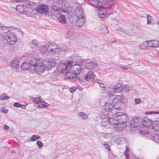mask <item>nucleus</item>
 <instances>
[{
    "label": "nucleus",
    "mask_w": 159,
    "mask_h": 159,
    "mask_svg": "<svg viewBox=\"0 0 159 159\" xmlns=\"http://www.w3.org/2000/svg\"><path fill=\"white\" fill-rule=\"evenodd\" d=\"M21 67L25 70L30 69V71H34L39 74L42 73L44 67L40 59L37 56L32 57L30 62L25 61L21 65Z\"/></svg>",
    "instance_id": "obj_1"
},
{
    "label": "nucleus",
    "mask_w": 159,
    "mask_h": 159,
    "mask_svg": "<svg viewBox=\"0 0 159 159\" xmlns=\"http://www.w3.org/2000/svg\"><path fill=\"white\" fill-rule=\"evenodd\" d=\"M2 38L3 41H5L7 43L10 45L15 44L17 40V36L15 33L12 32L10 30L4 34L0 35V39Z\"/></svg>",
    "instance_id": "obj_2"
},
{
    "label": "nucleus",
    "mask_w": 159,
    "mask_h": 159,
    "mask_svg": "<svg viewBox=\"0 0 159 159\" xmlns=\"http://www.w3.org/2000/svg\"><path fill=\"white\" fill-rule=\"evenodd\" d=\"M72 10V7L68 2H66L62 6L61 9L58 6L52 5L51 9L52 14L56 15L55 11H61L65 13H69Z\"/></svg>",
    "instance_id": "obj_3"
},
{
    "label": "nucleus",
    "mask_w": 159,
    "mask_h": 159,
    "mask_svg": "<svg viewBox=\"0 0 159 159\" xmlns=\"http://www.w3.org/2000/svg\"><path fill=\"white\" fill-rule=\"evenodd\" d=\"M113 118H109V117L107 115V113L106 112L104 114H102L101 116L102 120V126L106 127V125L111 124V125H116V124H118L117 120L119 119V118H117V116H115V114H113Z\"/></svg>",
    "instance_id": "obj_4"
},
{
    "label": "nucleus",
    "mask_w": 159,
    "mask_h": 159,
    "mask_svg": "<svg viewBox=\"0 0 159 159\" xmlns=\"http://www.w3.org/2000/svg\"><path fill=\"white\" fill-rule=\"evenodd\" d=\"M112 102L114 108L120 110H121V103H126L128 102V99L123 94H121L120 95H116Z\"/></svg>",
    "instance_id": "obj_5"
},
{
    "label": "nucleus",
    "mask_w": 159,
    "mask_h": 159,
    "mask_svg": "<svg viewBox=\"0 0 159 159\" xmlns=\"http://www.w3.org/2000/svg\"><path fill=\"white\" fill-rule=\"evenodd\" d=\"M95 7L96 11L97 13V16L100 19L108 17L109 14H112L113 12L112 10L108 12L107 11L106 7L103 6Z\"/></svg>",
    "instance_id": "obj_6"
},
{
    "label": "nucleus",
    "mask_w": 159,
    "mask_h": 159,
    "mask_svg": "<svg viewBox=\"0 0 159 159\" xmlns=\"http://www.w3.org/2000/svg\"><path fill=\"white\" fill-rule=\"evenodd\" d=\"M48 48L49 49L48 52L53 55H57L61 53L62 51L64 52L60 46L54 43L49 44Z\"/></svg>",
    "instance_id": "obj_7"
},
{
    "label": "nucleus",
    "mask_w": 159,
    "mask_h": 159,
    "mask_svg": "<svg viewBox=\"0 0 159 159\" xmlns=\"http://www.w3.org/2000/svg\"><path fill=\"white\" fill-rule=\"evenodd\" d=\"M41 97L38 96L37 97H34L33 98L34 102V105L35 107L39 108H42L46 107L49 105L48 104L45 102L41 100Z\"/></svg>",
    "instance_id": "obj_8"
},
{
    "label": "nucleus",
    "mask_w": 159,
    "mask_h": 159,
    "mask_svg": "<svg viewBox=\"0 0 159 159\" xmlns=\"http://www.w3.org/2000/svg\"><path fill=\"white\" fill-rule=\"evenodd\" d=\"M40 60L43 64V66L44 67L43 70L42 71V72L44 71L45 68L47 69H50L52 68V67H54L56 64V62L54 59H48L47 61H44L43 62H42L41 59Z\"/></svg>",
    "instance_id": "obj_9"
},
{
    "label": "nucleus",
    "mask_w": 159,
    "mask_h": 159,
    "mask_svg": "<svg viewBox=\"0 0 159 159\" xmlns=\"http://www.w3.org/2000/svg\"><path fill=\"white\" fill-rule=\"evenodd\" d=\"M115 116L119 118V119L117 120L120 123H125L128 120V117L126 115L123 114L122 112H116L115 113Z\"/></svg>",
    "instance_id": "obj_10"
},
{
    "label": "nucleus",
    "mask_w": 159,
    "mask_h": 159,
    "mask_svg": "<svg viewBox=\"0 0 159 159\" xmlns=\"http://www.w3.org/2000/svg\"><path fill=\"white\" fill-rule=\"evenodd\" d=\"M107 0H90L92 2V5L94 6L95 7H106Z\"/></svg>",
    "instance_id": "obj_11"
},
{
    "label": "nucleus",
    "mask_w": 159,
    "mask_h": 159,
    "mask_svg": "<svg viewBox=\"0 0 159 159\" xmlns=\"http://www.w3.org/2000/svg\"><path fill=\"white\" fill-rule=\"evenodd\" d=\"M73 13L77 17L84 16L83 9L80 4L78 3L76 4V7Z\"/></svg>",
    "instance_id": "obj_12"
},
{
    "label": "nucleus",
    "mask_w": 159,
    "mask_h": 159,
    "mask_svg": "<svg viewBox=\"0 0 159 159\" xmlns=\"http://www.w3.org/2000/svg\"><path fill=\"white\" fill-rule=\"evenodd\" d=\"M48 6L44 4L38 6L36 9L37 12L41 14H46L48 11Z\"/></svg>",
    "instance_id": "obj_13"
},
{
    "label": "nucleus",
    "mask_w": 159,
    "mask_h": 159,
    "mask_svg": "<svg viewBox=\"0 0 159 159\" xmlns=\"http://www.w3.org/2000/svg\"><path fill=\"white\" fill-rule=\"evenodd\" d=\"M67 64L69 66H71L70 67L71 70H75V73H77L78 72L80 73V71L81 70V67L80 65L78 64H74L72 61H68L67 62Z\"/></svg>",
    "instance_id": "obj_14"
},
{
    "label": "nucleus",
    "mask_w": 159,
    "mask_h": 159,
    "mask_svg": "<svg viewBox=\"0 0 159 159\" xmlns=\"http://www.w3.org/2000/svg\"><path fill=\"white\" fill-rule=\"evenodd\" d=\"M113 102H112L111 104L109 103L106 102L103 108L106 112H115V110H117L114 108V107L113 106Z\"/></svg>",
    "instance_id": "obj_15"
},
{
    "label": "nucleus",
    "mask_w": 159,
    "mask_h": 159,
    "mask_svg": "<svg viewBox=\"0 0 159 159\" xmlns=\"http://www.w3.org/2000/svg\"><path fill=\"white\" fill-rule=\"evenodd\" d=\"M95 75L93 74V71L90 70L86 75L84 76V79L87 81L93 80L94 79Z\"/></svg>",
    "instance_id": "obj_16"
},
{
    "label": "nucleus",
    "mask_w": 159,
    "mask_h": 159,
    "mask_svg": "<svg viewBox=\"0 0 159 159\" xmlns=\"http://www.w3.org/2000/svg\"><path fill=\"white\" fill-rule=\"evenodd\" d=\"M9 65L13 69H18L19 66V62L17 58H16L12 60L10 62Z\"/></svg>",
    "instance_id": "obj_17"
},
{
    "label": "nucleus",
    "mask_w": 159,
    "mask_h": 159,
    "mask_svg": "<svg viewBox=\"0 0 159 159\" xmlns=\"http://www.w3.org/2000/svg\"><path fill=\"white\" fill-rule=\"evenodd\" d=\"M84 65L86 68L92 69L95 68L97 66V64L96 62L90 61L85 63Z\"/></svg>",
    "instance_id": "obj_18"
},
{
    "label": "nucleus",
    "mask_w": 159,
    "mask_h": 159,
    "mask_svg": "<svg viewBox=\"0 0 159 159\" xmlns=\"http://www.w3.org/2000/svg\"><path fill=\"white\" fill-rule=\"evenodd\" d=\"M69 66L67 65L66 62V64L63 63H61L60 65L57 67V69L58 71L60 72L63 73L64 71L66 70Z\"/></svg>",
    "instance_id": "obj_19"
},
{
    "label": "nucleus",
    "mask_w": 159,
    "mask_h": 159,
    "mask_svg": "<svg viewBox=\"0 0 159 159\" xmlns=\"http://www.w3.org/2000/svg\"><path fill=\"white\" fill-rule=\"evenodd\" d=\"M66 75L69 78H76L77 75L75 70L70 69V68L66 72Z\"/></svg>",
    "instance_id": "obj_20"
},
{
    "label": "nucleus",
    "mask_w": 159,
    "mask_h": 159,
    "mask_svg": "<svg viewBox=\"0 0 159 159\" xmlns=\"http://www.w3.org/2000/svg\"><path fill=\"white\" fill-rule=\"evenodd\" d=\"M123 84H117L111 88L112 91L114 92H121L122 91Z\"/></svg>",
    "instance_id": "obj_21"
},
{
    "label": "nucleus",
    "mask_w": 159,
    "mask_h": 159,
    "mask_svg": "<svg viewBox=\"0 0 159 159\" xmlns=\"http://www.w3.org/2000/svg\"><path fill=\"white\" fill-rule=\"evenodd\" d=\"M85 22V18L84 16L78 17L77 18V23L79 27L83 25Z\"/></svg>",
    "instance_id": "obj_22"
},
{
    "label": "nucleus",
    "mask_w": 159,
    "mask_h": 159,
    "mask_svg": "<svg viewBox=\"0 0 159 159\" xmlns=\"http://www.w3.org/2000/svg\"><path fill=\"white\" fill-rule=\"evenodd\" d=\"M99 29L103 34L107 35L109 33L107 27L104 25H101L99 27Z\"/></svg>",
    "instance_id": "obj_23"
},
{
    "label": "nucleus",
    "mask_w": 159,
    "mask_h": 159,
    "mask_svg": "<svg viewBox=\"0 0 159 159\" xmlns=\"http://www.w3.org/2000/svg\"><path fill=\"white\" fill-rule=\"evenodd\" d=\"M152 124V122L151 120L149 118H146L142 121V125L147 127H151V125Z\"/></svg>",
    "instance_id": "obj_24"
},
{
    "label": "nucleus",
    "mask_w": 159,
    "mask_h": 159,
    "mask_svg": "<svg viewBox=\"0 0 159 159\" xmlns=\"http://www.w3.org/2000/svg\"><path fill=\"white\" fill-rule=\"evenodd\" d=\"M27 7L26 6L24 5H18L16 8L17 10L20 13H24V14H26L25 10H27Z\"/></svg>",
    "instance_id": "obj_25"
},
{
    "label": "nucleus",
    "mask_w": 159,
    "mask_h": 159,
    "mask_svg": "<svg viewBox=\"0 0 159 159\" xmlns=\"http://www.w3.org/2000/svg\"><path fill=\"white\" fill-rule=\"evenodd\" d=\"M56 18L57 19L59 22L60 23L64 24L66 23L65 16L61 14L59 15V16L56 17Z\"/></svg>",
    "instance_id": "obj_26"
},
{
    "label": "nucleus",
    "mask_w": 159,
    "mask_h": 159,
    "mask_svg": "<svg viewBox=\"0 0 159 159\" xmlns=\"http://www.w3.org/2000/svg\"><path fill=\"white\" fill-rule=\"evenodd\" d=\"M116 4V3L114 0H110L109 1L108 3L107 2L106 6H105L106 7V8L107 7L108 8L110 9L109 11L111 10L112 11L111 9Z\"/></svg>",
    "instance_id": "obj_27"
},
{
    "label": "nucleus",
    "mask_w": 159,
    "mask_h": 159,
    "mask_svg": "<svg viewBox=\"0 0 159 159\" xmlns=\"http://www.w3.org/2000/svg\"><path fill=\"white\" fill-rule=\"evenodd\" d=\"M151 127L152 129L155 131L159 130V121L157 120L154 121Z\"/></svg>",
    "instance_id": "obj_28"
},
{
    "label": "nucleus",
    "mask_w": 159,
    "mask_h": 159,
    "mask_svg": "<svg viewBox=\"0 0 159 159\" xmlns=\"http://www.w3.org/2000/svg\"><path fill=\"white\" fill-rule=\"evenodd\" d=\"M48 47H47L45 45H42L40 46L39 51L41 53L43 54L47 52V51L48 52Z\"/></svg>",
    "instance_id": "obj_29"
},
{
    "label": "nucleus",
    "mask_w": 159,
    "mask_h": 159,
    "mask_svg": "<svg viewBox=\"0 0 159 159\" xmlns=\"http://www.w3.org/2000/svg\"><path fill=\"white\" fill-rule=\"evenodd\" d=\"M141 121H139V117H137L134 120H132L131 122L132 125H135V126H139L141 123Z\"/></svg>",
    "instance_id": "obj_30"
},
{
    "label": "nucleus",
    "mask_w": 159,
    "mask_h": 159,
    "mask_svg": "<svg viewBox=\"0 0 159 159\" xmlns=\"http://www.w3.org/2000/svg\"><path fill=\"white\" fill-rule=\"evenodd\" d=\"M132 89V87L127 85H124L123 84L122 91L128 92L130 91Z\"/></svg>",
    "instance_id": "obj_31"
},
{
    "label": "nucleus",
    "mask_w": 159,
    "mask_h": 159,
    "mask_svg": "<svg viewBox=\"0 0 159 159\" xmlns=\"http://www.w3.org/2000/svg\"><path fill=\"white\" fill-rule=\"evenodd\" d=\"M118 124H116V126L115 127V129L116 131H121L122 129L124 128V126L118 122Z\"/></svg>",
    "instance_id": "obj_32"
},
{
    "label": "nucleus",
    "mask_w": 159,
    "mask_h": 159,
    "mask_svg": "<svg viewBox=\"0 0 159 159\" xmlns=\"http://www.w3.org/2000/svg\"><path fill=\"white\" fill-rule=\"evenodd\" d=\"M140 48L142 49H147L148 47V41H146L143 42L139 46Z\"/></svg>",
    "instance_id": "obj_33"
},
{
    "label": "nucleus",
    "mask_w": 159,
    "mask_h": 159,
    "mask_svg": "<svg viewBox=\"0 0 159 159\" xmlns=\"http://www.w3.org/2000/svg\"><path fill=\"white\" fill-rule=\"evenodd\" d=\"M112 136L111 133H102L101 134L100 137L105 139H109Z\"/></svg>",
    "instance_id": "obj_34"
},
{
    "label": "nucleus",
    "mask_w": 159,
    "mask_h": 159,
    "mask_svg": "<svg viewBox=\"0 0 159 159\" xmlns=\"http://www.w3.org/2000/svg\"><path fill=\"white\" fill-rule=\"evenodd\" d=\"M121 31L123 33L126 34L129 36H133L135 35V34L134 33V32L127 31L125 29L121 30Z\"/></svg>",
    "instance_id": "obj_35"
},
{
    "label": "nucleus",
    "mask_w": 159,
    "mask_h": 159,
    "mask_svg": "<svg viewBox=\"0 0 159 159\" xmlns=\"http://www.w3.org/2000/svg\"><path fill=\"white\" fill-rule=\"evenodd\" d=\"M79 115L80 118L82 120H86L88 118V116L83 112H80Z\"/></svg>",
    "instance_id": "obj_36"
},
{
    "label": "nucleus",
    "mask_w": 159,
    "mask_h": 159,
    "mask_svg": "<svg viewBox=\"0 0 159 159\" xmlns=\"http://www.w3.org/2000/svg\"><path fill=\"white\" fill-rule=\"evenodd\" d=\"M152 140L157 143L159 139V135L157 134H155L151 138Z\"/></svg>",
    "instance_id": "obj_37"
},
{
    "label": "nucleus",
    "mask_w": 159,
    "mask_h": 159,
    "mask_svg": "<svg viewBox=\"0 0 159 159\" xmlns=\"http://www.w3.org/2000/svg\"><path fill=\"white\" fill-rule=\"evenodd\" d=\"M40 139V137L39 135L34 134L31 136L30 139L31 141H34Z\"/></svg>",
    "instance_id": "obj_38"
},
{
    "label": "nucleus",
    "mask_w": 159,
    "mask_h": 159,
    "mask_svg": "<svg viewBox=\"0 0 159 159\" xmlns=\"http://www.w3.org/2000/svg\"><path fill=\"white\" fill-rule=\"evenodd\" d=\"M74 32L73 31H69L66 33V36L67 38L71 39L73 37Z\"/></svg>",
    "instance_id": "obj_39"
},
{
    "label": "nucleus",
    "mask_w": 159,
    "mask_h": 159,
    "mask_svg": "<svg viewBox=\"0 0 159 159\" xmlns=\"http://www.w3.org/2000/svg\"><path fill=\"white\" fill-rule=\"evenodd\" d=\"M31 47L34 48L38 46V43L37 40H33L30 44Z\"/></svg>",
    "instance_id": "obj_40"
},
{
    "label": "nucleus",
    "mask_w": 159,
    "mask_h": 159,
    "mask_svg": "<svg viewBox=\"0 0 159 159\" xmlns=\"http://www.w3.org/2000/svg\"><path fill=\"white\" fill-rule=\"evenodd\" d=\"M147 24L148 25H150L151 23V22L152 20V17L148 14L147 15Z\"/></svg>",
    "instance_id": "obj_41"
},
{
    "label": "nucleus",
    "mask_w": 159,
    "mask_h": 159,
    "mask_svg": "<svg viewBox=\"0 0 159 159\" xmlns=\"http://www.w3.org/2000/svg\"><path fill=\"white\" fill-rule=\"evenodd\" d=\"M9 98V97L7 95H5L3 94L0 95V100H6L8 99Z\"/></svg>",
    "instance_id": "obj_42"
},
{
    "label": "nucleus",
    "mask_w": 159,
    "mask_h": 159,
    "mask_svg": "<svg viewBox=\"0 0 159 159\" xmlns=\"http://www.w3.org/2000/svg\"><path fill=\"white\" fill-rule=\"evenodd\" d=\"M154 48L159 47V41L156 40H153Z\"/></svg>",
    "instance_id": "obj_43"
},
{
    "label": "nucleus",
    "mask_w": 159,
    "mask_h": 159,
    "mask_svg": "<svg viewBox=\"0 0 159 159\" xmlns=\"http://www.w3.org/2000/svg\"><path fill=\"white\" fill-rule=\"evenodd\" d=\"M36 144L37 146L40 149L42 148L43 146V143L41 141L39 140L37 141L36 142Z\"/></svg>",
    "instance_id": "obj_44"
},
{
    "label": "nucleus",
    "mask_w": 159,
    "mask_h": 159,
    "mask_svg": "<svg viewBox=\"0 0 159 159\" xmlns=\"http://www.w3.org/2000/svg\"><path fill=\"white\" fill-rule=\"evenodd\" d=\"M14 106L16 107H22V108H24L25 106L22 105L19 103L16 102L14 104Z\"/></svg>",
    "instance_id": "obj_45"
},
{
    "label": "nucleus",
    "mask_w": 159,
    "mask_h": 159,
    "mask_svg": "<svg viewBox=\"0 0 159 159\" xmlns=\"http://www.w3.org/2000/svg\"><path fill=\"white\" fill-rule=\"evenodd\" d=\"M103 146L105 148L107 149L109 151H111L110 146L108 144V142H107L104 143L103 145Z\"/></svg>",
    "instance_id": "obj_46"
},
{
    "label": "nucleus",
    "mask_w": 159,
    "mask_h": 159,
    "mask_svg": "<svg viewBox=\"0 0 159 159\" xmlns=\"http://www.w3.org/2000/svg\"><path fill=\"white\" fill-rule=\"evenodd\" d=\"M97 83H98L99 84L100 87L104 89V88H105V87L104 86V84L102 83V82L101 80H97Z\"/></svg>",
    "instance_id": "obj_47"
},
{
    "label": "nucleus",
    "mask_w": 159,
    "mask_h": 159,
    "mask_svg": "<svg viewBox=\"0 0 159 159\" xmlns=\"http://www.w3.org/2000/svg\"><path fill=\"white\" fill-rule=\"evenodd\" d=\"M146 114L151 115L152 114H159V111H151L146 112Z\"/></svg>",
    "instance_id": "obj_48"
},
{
    "label": "nucleus",
    "mask_w": 159,
    "mask_h": 159,
    "mask_svg": "<svg viewBox=\"0 0 159 159\" xmlns=\"http://www.w3.org/2000/svg\"><path fill=\"white\" fill-rule=\"evenodd\" d=\"M54 1L57 3L59 4H61L64 2L66 0H54Z\"/></svg>",
    "instance_id": "obj_49"
},
{
    "label": "nucleus",
    "mask_w": 159,
    "mask_h": 159,
    "mask_svg": "<svg viewBox=\"0 0 159 159\" xmlns=\"http://www.w3.org/2000/svg\"><path fill=\"white\" fill-rule=\"evenodd\" d=\"M148 43V47H153V40H147Z\"/></svg>",
    "instance_id": "obj_50"
},
{
    "label": "nucleus",
    "mask_w": 159,
    "mask_h": 159,
    "mask_svg": "<svg viewBox=\"0 0 159 159\" xmlns=\"http://www.w3.org/2000/svg\"><path fill=\"white\" fill-rule=\"evenodd\" d=\"M61 11H55L56 15H54L53 14H52V15L53 16L55 17V18L58 17V16H59V15L61 14Z\"/></svg>",
    "instance_id": "obj_51"
},
{
    "label": "nucleus",
    "mask_w": 159,
    "mask_h": 159,
    "mask_svg": "<svg viewBox=\"0 0 159 159\" xmlns=\"http://www.w3.org/2000/svg\"><path fill=\"white\" fill-rule=\"evenodd\" d=\"M120 67L124 70H127L129 68L128 66H123L121 65H120Z\"/></svg>",
    "instance_id": "obj_52"
},
{
    "label": "nucleus",
    "mask_w": 159,
    "mask_h": 159,
    "mask_svg": "<svg viewBox=\"0 0 159 159\" xmlns=\"http://www.w3.org/2000/svg\"><path fill=\"white\" fill-rule=\"evenodd\" d=\"M115 92H113V91H111V90H109L107 92V94L108 95L109 97H111V96H112L114 95V93H115Z\"/></svg>",
    "instance_id": "obj_53"
},
{
    "label": "nucleus",
    "mask_w": 159,
    "mask_h": 159,
    "mask_svg": "<svg viewBox=\"0 0 159 159\" xmlns=\"http://www.w3.org/2000/svg\"><path fill=\"white\" fill-rule=\"evenodd\" d=\"M135 104H138L142 102V101L139 98H135Z\"/></svg>",
    "instance_id": "obj_54"
},
{
    "label": "nucleus",
    "mask_w": 159,
    "mask_h": 159,
    "mask_svg": "<svg viewBox=\"0 0 159 159\" xmlns=\"http://www.w3.org/2000/svg\"><path fill=\"white\" fill-rule=\"evenodd\" d=\"M2 111L3 113L5 114H7L8 113V110L7 109H5V107H3L2 109Z\"/></svg>",
    "instance_id": "obj_55"
},
{
    "label": "nucleus",
    "mask_w": 159,
    "mask_h": 159,
    "mask_svg": "<svg viewBox=\"0 0 159 159\" xmlns=\"http://www.w3.org/2000/svg\"><path fill=\"white\" fill-rule=\"evenodd\" d=\"M76 89V88L75 87H73L69 88V90L71 93H73Z\"/></svg>",
    "instance_id": "obj_56"
},
{
    "label": "nucleus",
    "mask_w": 159,
    "mask_h": 159,
    "mask_svg": "<svg viewBox=\"0 0 159 159\" xmlns=\"http://www.w3.org/2000/svg\"><path fill=\"white\" fill-rule=\"evenodd\" d=\"M121 140L120 139H117L115 140V142L117 144L120 143Z\"/></svg>",
    "instance_id": "obj_57"
},
{
    "label": "nucleus",
    "mask_w": 159,
    "mask_h": 159,
    "mask_svg": "<svg viewBox=\"0 0 159 159\" xmlns=\"http://www.w3.org/2000/svg\"><path fill=\"white\" fill-rule=\"evenodd\" d=\"M140 133H142V134L144 135H146L148 134V131H146L145 130L144 131H141L140 132Z\"/></svg>",
    "instance_id": "obj_58"
},
{
    "label": "nucleus",
    "mask_w": 159,
    "mask_h": 159,
    "mask_svg": "<svg viewBox=\"0 0 159 159\" xmlns=\"http://www.w3.org/2000/svg\"><path fill=\"white\" fill-rule=\"evenodd\" d=\"M106 92V90L105 89V88L104 89L102 88V89L100 90V92L102 93H104Z\"/></svg>",
    "instance_id": "obj_59"
},
{
    "label": "nucleus",
    "mask_w": 159,
    "mask_h": 159,
    "mask_svg": "<svg viewBox=\"0 0 159 159\" xmlns=\"http://www.w3.org/2000/svg\"><path fill=\"white\" fill-rule=\"evenodd\" d=\"M4 128L7 130H8L9 129V127L7 125H5L4 126Z\"/></svg>",
    "instance_id": "obj_60"
},
{
    "label": "nucleus",
    "mask_w": 159,
    "mask_h": 159,
    "mask_svg": "<svg viewBox=\"0 0 159 159\" xmlns=\"http://www.w3.org/2000/svg\"><path fill=\"white\" fill-rule=\"evenodd\" d=\"M13 1L16 2H20L21 1V0H13Z\"/></svg>",
    "instance_id": "obj_61"
},
{
    "label": "nucleus",
    "mask_w": 159,
    "mask_h": 159,
    "mask_svg": "<svg viewBox=\"0 0 159 159\" xmlns=\"http://www.w3.org/2000/svg\"><path fill=\"white\" fill-rule=\"evenodd\" d=\"M8 28L9 27H5V26H2L1 27V28L2 29H4V28Z\"/></svg>",
    "instance_id": "obj_62"
},
{
    "label": "nucleus",
    "mask_w": 159,
    "mask_h": 159,
    "mask_svg": "<svg viewBox=\"0 0 159 159\" xmlns=\"http://www.w3.org/2000/svg\"><path fill=\"white\" fill-rule=\"evenodd\" d=\"M10 27L11 28V30H15L16 29L15 27Z\"/></svg>",
    "instance_id": "obj_63"
},
{
    "label": "nucleus",
    "mask_w": 159,
    "mask_h": 159,
    "mask_svg": "<svg viewBox=\"0 0 159 159\" xmlns=\"http://www.w3.org/2000/svg\"><path fill=\"white\" fill-rule=\"evenodd\" d=\"M115 157H116V156H115Z\"/></svg>",
    "instance_id": "obj_64"
}]
</instances>
